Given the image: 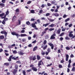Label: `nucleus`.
I'll list each match as a JSON object with an SVG mask.
<instances>
[{"label":"nucleus","mask_w":75,"mask_h":75,"mask_svg":"<svg viewBox=\"0 0 75 75\" xmlns=\"http://www.w3.org/2000/svg\"><path fill=\"white\" fill-rule=\"evenodd\" d=\"M13 57V55H11L10 57L8 59V61H11V59H13L14 60H18V56L17 57H15V56L14 57Z\"/></svg>","instance_id":"f257e3e1"},{"label":"nucleus","mask_w":75,"mask_h":75,"mask_svg":"<svg viewBox=\"0 0 75 75\" xmlns=\"http://www.w3.org/2000/svg\"><path fill=\"white\" fill-rule=\"evenodd\" d=\"M11 34L12 35H16V36L17 38H18L19 37H20V35L18 34L17 33L14 31L12 32Z\"/></svg>","instance_id":"f03ea898"},{"label":"nucleus","mask_w":75,"mask_h":75,"mask_svg":"<svg viewBox=\"0 0 75 75\" xmlns=\"http://www.w3.org/2000/svg\"><path fill=\"white\" fill-rule=\"evenodd\" d=\"M29 59L31 60H33V61H35L36 59H37V58H36V56L35 55H34L33 57V56H31L29 58Z\"/></svg>","instance_id":"7ed1b4c3"},{"label":"nucleus","mask_w":75,"mask_h":75,"mask_svg":"<svg viewBox=\"0 0 75 75\" xmlns=\"http://www.w3.org/2000/svg\"><path fill=\"white\" fill-rule=\"evenodd\" d=\"M1 34H4L5 36V37H7V32L4 31H2L1 32Z\"/></svg>","instance_id":"20e7f679"},{"label":"nucleus","mask_w":75,"mask_h":75,"mask_svg":"<svg viewBox=\"0 0 75 75\" xmlns=\"http://www.w3.org/2000/svg\"><path fill=\"white\" fill-rule=\"evenodd\" d=\"M48 44L51 47V48L52 50H53V49H54V46L53 44H52V43L50 42L48 43Z\"/></svg>","instance_id":"39448f33"},{"label":"nucleus","mask_w":75,"mask_h":75,"mask_svg":"<svg viewBox=\"0 0 75 75\" xmlns=\"http://www.w3.org/2000/svg\"><path fill=\"white\" fill-rule=\"evenodd\" d=\"M42 62V60H40V61L38 62V67H39L40 68H41V67L40 66V65H42V64H41Z\"/></svg>","instance_id":"423d86ee"},{"label":"nucleus","mask_w":75,"mask_h":75,"mask_svg":"<svg viewBox=\"0 0 75 75\" xmlns=\"http://www.w3.org/2000/svg\"><path fill=\"white\" fill-rule=\"evenodd\" d=\"M55 36H56V34H55L54 33L51 36L50 39H55V37H54Z\"/></svg>","instance_id":"0eeeda50"},{"label":"nucleus","mask_w":75,"mask_h":75,"mask_svg":"<svg viewBox=\"0 0 75 75\" xmlns=\"http://www.w3.org/2000/svg\"><path fill=\"white\" fill-rule=\"evenodd\" d=\"M45 71H43L42 73L39 72L38 73L39 75H42L43 74H44V75H48V74H47L46 73H45Z\"/></svg>","instance_id":"6e6552de"},{"label":"nucleus","mask_w":75,"mask_h":75,"mask_svg":"<svg viewBox=\"0 0 75 75\" xmlns=\"http://www.w3.org/2000/svg\"><path fill=\"white\" fill-rule=\"evenodd\" d=\"M9 11H7L6 13V14L4 15V17L3 18L6 17V16H8V14H9Z\"/></svg>","instance_id":"1a4fd4ad"},{"label":"nucleus","mask_w":75,"mask_h":75,"mask_svg":"<svg viewBox=\"0 0 75 75\" xmlns=\"http://www.w3.org/2000/svg\"><path fill=\"white\" fill-rule=\"evenodd\" d=\"M32 70H33V71H35V72L37 71V70H38L37 69V67H33L32 68Z\"/></svg>","instance_id":"9d476101"},{"label":"nucleus","mask_w":75,"mask_h":75,"mask_svg":"<svg viewBox=\"0 0 75 75\" xmlns=\"http://www.w3.org/2000/svg\"><path fill=\"white\" fill-rule=\"evenodd\" d=\"M56 3V1H52L51 2V3L52 4H54V6H57V4Z\"/></svg>","instance_id":"9b49d317"},{"label":"nucleus","mask_w":75,"mask_h":75,"mask_svg":"<svg viewBox=\"0 0 75 75\" xmlns=\"http://www.w3.org/2000/svg\"><path fill=\"white\" fill-rule=\"evenodd\" d=\"M4 17H4H1V18H2V19H3V18H4V21H6L8 20V18H6V17H5V18Z\"/></svg>","instance_id":"f8f14e48"},{"label":"nucleus","mask_w":75,"mask_h":75,"mask_svg":"<svg viewBox=\"0 0 75 75\" xmlns=\"http://www.w3.org/2000/svg\"><path fill=\"white\" fill-rule=\"evenodd\" d=\"M66 61H68V59L69 58V55H68V54H66Z\"/></svg>","instance_id":"ddd939ff"},{"label":"nucleus","mask_w":75,"mask_h":75,"mask_svg":"<svg viewBox=\"0 0 75 75\" xmlns=\"http://www.w3.org/2000/svg\"><path fill=\"white\" fill-rule=\"evenodd\" d=\"M12 72L13 74H16L17 72V69H15Z\"/></svg>","instance_id":"4468645a"},{"label":"nucleus","mask_w":75,"mask_h":75,"mask_svg":"<svg viewBox=\"0 0 75 75\" xmlns=\"http://www.w3.org/2000/svg\"><path fill=\"white\" fill-rule=\"evenodd\" d=\"M50 24V23H46V24H43V27H46L48 25Z\"/></svg>","instance_id":"2eb2a0df"},{"label":"nucleus","mask_w":75,"mask_h":75,"mask_svg":"<svg viewBox=\"0 0 75 75\" xmlns=\"http://www.w3.org/2000/svg\"><path fill=\"white\" fill-rule=\"evenodd\" d=\"M32 27H33V28H36V27H37V26H36V25H35V23H33L32 24Z\"/></svg>","instance_id":"dca6fc26"},{"label":"nucleus","mask_w":75,"mask_h":75,"mask_svg":"<svg viewBox=\"0 0 75 75\" xmlns=\"http://www.w3.org/2000/svg\"><path fill=\"white\" fill-rule=\"evenodd\" d=\"M54 26H55V24H54L53 23L51 24L49 26V27H54Z\"/></svg>","instance_id":"f3484780"},{"label":"nucleus","mask_w":75,"mask_h":75,"mask_svg":"<svg viewBox=\"0 0 75 75\" xmlns=\"http://www.w3.org/2000/svg\"><path fill=\"white\" fill-rule=\"evenodd\" d=\"M38 47H37V46H36L35 47L33 50V51H36V50H37V48H38Z\"/></svg>","instance_id":"a211bd4d"},{"label":"nucleus","mask_w":75,"mask_h":75,"mask_svg":"<svg viewBox=\"0 0 75 75\" xmlns=\"http://www.w3.org/2000/svg\"><path fill=\"white\" fill-rule=\"evenodd\" d=\"M9 63L8 62L4 63V65H5V66H9Z\"/></svg>","instance_id":"6ab92c4d"},{"label":"nucleus","mask_w":75,"mask_h":75,"mask_svg":"<svg viewBox=\"0 0 75 75\" xmlns=\"http://www.w3.org/2000/svg\"><path fill=\"white\" fill-rule=\"evenodd\" d=\"M61 30L60 29H59L57 30V32L58 34H60V33H61Z\"/></svg>","instance_id":"aec40b11"},{"label":"nucleus","mask_w":75,"mask_h":75,"mask_svg":"<svg viewBox=\"0 0 75 75\" xmlns=\"http://www.w3.org/2000/svg\"><path fill=\"white\" fill-rule=\"evenodd\" d=\"M21 37H26V36H27V35L26 34H21Z\"/></svg>","instance_id":"412c9836"},{"label":"nucleus","mask_w":75,"mask_h":75,"mask_svg":"<svg viewBox=\"0 0 75 75\" xmlns=\"http://www.w3.org/2000/svg\"><path fill=\"white\" fill-rule=\"evenodd\" d=\"M5 13H2L1 14H0V17H3V16H4Z\"/></svg>","instance_id":"4be33fe9"},{"label":"nucleus","mask_w":75,"mask_h":75,"mask_svg":"<svg viewBox=\"0 0 75 75\" xmlns=\"http://www.w3.org/2000/svg\"><path fill=\"white\" fill-rule=\"evenodd\" d=\"M22 72L23 75H27V74H26V72H25V70H23Z\"/></svg>","instance_id":"5701e85b"},{"label":"nucleus","mask_w":75,"mask_h":75,"mask_svg":"<svg viewBox=\"0 0 75 75\" xmlns=\"http://www.w3.org/2000/svg\"><path fill=\"white\" fill-rule=\"evenodd\" d=\"M4 36H0V40H1V39H4Z\"/></svg>","instance_id":"b1692460"},{"label":"nucleus","mask_w":75,"mask_h":75,"mask_svg":"<svg viewBox=\"0 0 75 75\" xmlns=\"http://www.w3.org/2000/svg\"><path fill=\"white\" fill-rule=\"evenodd\" d=\"M75 67H73L71 69V71H73V72H75Z\"/></svg>","instance_id":"393cba45"},{"label":"nucleus","mask_w":75,"mask_h":75,"mask_svg":"<svg viewBox=\"0 0 75 75\" xmlns=\"http://www.w3.org/2000/svg\"><path fill=\"white\" fill-rule=\"evenodd\" d=\"M0 6H2V7H4L5 6V5L3 3L0 4Z\"/></svg>","instance_id":"a878e982"},{"label":"nucleus","mask_w":75,"mask_h":75,"mask_svg":"<svg viewBox=\"0 0 75 75\" xmlns=\"http://www.w3.org/2000/svg\"><path fill=\"white\" fill-rule=\"evenodd\" d=\"M30 12L31 13H32L33 14H34V13H35V11L33 10H31Z\"/></svg>","instance_id":"bb28decb"},{"label":"nucleus","mask_w":75,"mask_h":75,"mask_svg":"<svg viewBox=\"0 0 75 75\" xmlns=\"http://www.w3.org/2000/svg\"><path fill=\"white\" fill-rule=\"evenodd\" d=\"M40 56H39V55H37V59H38V60H40Z\"/></svg>","instance_id":"cd10ccee"},{"label":"nucleus","mask_w":75,"mask_h":75,"mask_svg":"<svg viewBox=\"0 0 75 75\" xmlns=\"http://www.w3.org/2000/svg\"><path fill=\"white\" fill-rule=\"evenodd\" d=\"M54 15L56 17L59 16V14H58L57 13H55L54 14Z\"/></svg>","instance_id":"c85d7f7f"},{"label":"nucleus","mask_w":75,"mask_h":75,"mask_svg":"<svg viewBox=\"0 0 75 75\" xmlns=\"http://www.w3.org/2000/svg\"><path fill=\"white\" fill-rule=\"evenodd\" d=\"M69 20H70V18H67V19H66L65 20V22H67V21H69Z\"/></svg>","instance_id":"c756f323"},{"label":"nucleus","mask_w":75,"mask_h":75,"mask_svg":"<svg viewBox=\"0 0 75 75\" xmlns=\"http://www.w3.org/2000/svg\"><path fill=\"white\" fill-rule=\"evenodd\" d=\"M19 54L20 55H23V54H24V53H23V52H19Z\"/></svg>","instance_id":"7c9ffc66"},{"label":"nucleus","mask_w":75,"mask_h":75,"mask_svg":"<svg viewBox=\"0 0 75 75\" xmlns=\"http://www.w3.org/2000/svg\"><path fill=\"white\" fill-rule=\"evenodd\" d=\"M47 51L48 52H51V49L50 48H48L47 49Z\"/></svg>","instance_id":"2f4dec72"},{"label":"nucleus","mask_w":75,"mask_h":75,"mask_svg":"<svg viewBox=\"0 0 75 75\" xmlns=\"http://www.w3.org/2000/svg\"><path fill=\"white\" fill-rule=\"evenodd\" d=\"M50 13H47L46 14L45 16L46 17H48V16H50Z\"/></svg>","instance_id":"473e14b6"},{"label":"nucleus","mask_w":75,"mask_h":75,"mask_svg":"<svg viewBox=\"0 0 75 75\" xmlns=\"http://www.w3.org/2000/svg\"><path fill=\"white\" fill-rule=\"evenodd\" d=\"M13 54H17V51L16 50H14L13 51Z\"/></svg>","instance_id":"72a5a7b5"},{"label":"nucleus","mask_w":75,"mask_h":75,"mask_svg":"<svg viewBox=\"0 0 75 75\" xmlns=\"http://www.w3.org/2000/svg\"><path fill=\"white\" fill-rule=\"evenodd\" d=\"M65 39L66 40H70V39L68 37V36H67L66 37H65Z\"/></svg>","instance_id":"f704fd0d"},{"label":"nucleus","mask_w":75,"mask_h":75,"mask_svg":"<svg viewBox=\"0 0 75 75\" xmlns=\"http://www.w3.org/2000/svg\"><path fill=\"white\" fill-rule=\"evenodd\" d=\"M64 35V33H61L60 35V37H62V36H63V35Z\"/></svg>","instance_id":"c9c22d12"},{"label":"nucleus","mask_w":75,"mask_h":75,"mask_svg":"<svg viewBox=\"0 0 75 75\" xmlns=\"http://www.w3.org/2000/svg\"><path fill=\"white\" fill-rule=\"evenodd\" d=\"M47 45H46L45 46V47H44L43 49L44 50H45L46 49V48H47Z\"/></svg>","instance_id":"e433bc0d"},{"label":"nucleus","mask_w":75,"mask_h":75,"mask_svg":"<svg viewBox=\"0 0 75 75\" xmlns=\"http://www.w3.org/2000/svg\"><path fill=\"white\" fill-rule=\"evenodd\" d=\"M19 10L18 8H17L16 10V13H18L19 12Z\"/></svg>","instance_id":"4c0bfd02"},{"label":"nucleus","mask_w":75,"mask_h":75,"mask_svg":"<svg viewBox=\"0 0 75 75\" xmlns=\"http://www.w3.org/2000/svg\"><path fill=\"white\" fill-rule=\"evenodd\" d=\"M58 67L59 68H62V65H61V64H59Z\"/></svg>","instance_id":"58836bf2"},{"label":"nucleus","mask_w":75,"mask_h":75,"mask_svg":"<svg viewBox=\"0 0 75 75\" xmlns=\"http://www.w3.org/2000/svg\"><path fill=\"white\" fill-rule=\"evenodd\" d=\"M2 23L3 24H6V21H4V20H3L2 22Z\"/></svg>","instance_id":"ea45409f"},{"label":"nucleus","mask_w":75,"mask_h":75,"mask_svg":"<svg viewBox=\"0 0 75 75\" xmlns=\"http://www.w3.org/2000/svg\"><path fill=\"white\" fill-rule=\"evenodd\" d=\"M45 58L47 59H51V57H45Z\"/></svg>","instance_id":"a19ab883"},{"label":"nucleus","mask_w":75,"mask_h":75,"mask_svg":"<svg viewBox=\"0 0 75 75\" xmlns=\"http://www.w3.org/2000/svg\"><path fill=\"white\" fill-rule=\"evenodd\" d=\"M54 28H51L49 29V31H52L53 30H54Z\"/></svg>","instance_id":"79ce46f5"},{"label":"nucleus","mask_w":75,"mask_h":75,"mask_svg":"<svg viewBox=\"0 0 75 75\" xmlns=\"http://www.w3.org/2000/svg\"><path fill=\"white\" fill-rule=\"evenodd\" d=\"M16 18V16H14L12 20H15Z\"/></svg>","instance_id":"37998d69"},{"label":"nucleus","mask_w":75,"mask_h":75,"mask_svg":"<svg viewBox=\"0 0 75 75\" xmlns=\"http://www.w3.org/2000/svg\"><path fill=\"white\" fill-rule=\"evenodd\" d=\"M69 37L71 38L72 36H73V34H69Z\"/></svg>","instance_id":"c03bdc74"},{"label":"nucleus","mask_w":75,"mask_h":75,"mask_svg":"<svg viewBox=\"0 0 75 75\" xmlns=\"http://www.w3.org/2000/svg\"><path fill=\"white\" fill-rule=\"evenodd\" d=\"M43 44L45 45V44H47V40H45L43 42Z\"/></svg>","instance_id":"a18cd8bd"},{"label":"nucleus","mask_w":75,"mask_h":75,"mask_svg":"<svg viewBox=\"0 0 75 75\" xmlns=\"http://www.w3.org/2000/svg\"><path fill=\"white\" fill-rule=\"evenodd\" d=\"M15 68L16 69H18V65L16 64L15 66Z\"/></svg>","instance_id":"49530a36"},{"label":"nucleus","mask_w":75,"mask_h":75,"mask_svg":"<svg viewBox=\"0 0 75 75\" xmlns=\"http://www.w3.org/2000/svg\"><path fill=\"white\" fill-rule=\"evenodd\" d=\"M54 20H55L54 19H50L49 20L50 22H53V21H54Z\"/></svg>","instance_id":"de8ad7c7"},{"label":"nucleus","mask_w":75,"mask_h":75,"mask_svg":"<svg viewBox=\"0 0 75 75\" xmlns=\"http://www.w3.org/2000/svg\"><path fill=\"white\" fill-rule=\"evenodd\" d=\"M42 11H43L42 10V9L40 10V11L39 12L40 14H42Z\"/></svg>","instance_id":"09e8293b"},{"label":"nucleus","mask_w":75,"mask_h":75,"mask_svg":"<svg viewBox=\"0 0 75 75\" xmlns=\"http://www.w3.org/2000/svg\"><path fill=\"white\" fill-rule=\"evenodd\" d=\"M67 17V15H66V14H65L63 16V17L64 18H66V17Z\"/></svg>","instance_id":"8fccbe9b"},{"label":"nucleus","mask_w":75,"mask_h":75,"mask_svg":"<svg viewBox=\"0 0 75 75\" xmlns=\"http://www.w3.org/2000/svg\"><path fill=\"white\" fill-rule=\"evenodd\" d=\"M66 49L67 50H70L69 47H66Z\"/></svg>","instance_id":"3c124183"},{"label":"nucleus","mask_w":75,"mask_h":75,"mask_svg":"<svg viewBox=\"0 0 75 75\" xmlns=\"http://www.w3.org/2000/svg\"><path fill=\"white\" fill-rule=\"evenodd\" d=\"M16 63H18V64H21V62L20 61H18L16 62Z\"/></svg>","instance_id":"603ef678"},{"label":"nucleus","mask_w":75,"mask_h":75,"mask_svg":"<svg viewBox=\"0 0 75 75\" xmlns=\"http://www.w3.org/2000/svg\"><path fill=\"white\" fill-rule=\"evenodd\" d=\"M26 24H27L28 25H30V23L29 21H28L26 22Z\"/></svg>","instance_id":"864d4df0"},{"label":"nucleus","mask_w":75,"mask_h":75,"mask_svg":"<svg viewBox=\"0 0 75 75\" xmlns=\"http://www.w3.org/2000/svg\"><path fill=\"white\" fill-rule=\"evenodd\" d=\"M52 63H51V64H48L47 65V67H50V66H51V65H52Z\"/></svg>","instance_id":"5fc2aeb1"},{"label":"nucleus","mask_w":75,"mask_h":75,"mask_svg":"<svg viewBox=\"0 0 75 75\" xmlns=\"http://www.w3.org/2000/svg\"><path fill=\"white\" fill-rule=\"evenodd\" d=\"M51 4L50 3H47V6H49V7H50V6H51Z\"/></svg>","instance_id":"6e6d98bb"},{"label":"nucleus","mask_w":75,"mask_h":75,"mask_svg":"<svg viewBox=\"0 0 75 75\" xmlns=\"http://www.w3.org/2000/svg\"><path fill=\"white\" fill-rule=\"evenodd\" d=\"M70 57L71 58H73V57H74V55H73V54H71L70 55Z\"/></svg>","instance_id":"4d7b16f0"},{"label":"nucleus","mask_w":75,"mask_h":75,"mask_svg":"<svg viewBox=\"0 0 75 75\" xmlns=\"http://www.w3.org/2000/svg\"><path fill=\"white\" fill-rule=\"evenodd\" d=\"M63 39L64 38H63L61 37L60 38V41H62Z\"/></svg>","instance_id":"13d9d810"},{"label":"nucleus","mask_w":75,"mask_h":75,"mask_svg":"<svg viewBox=\"0 0 75 75\" xmlns=\"http://www.w3.org/2000/svg\"><path fill=\"white\" fill-rule=\"evenodd\" d=\"M6 2V0H2V3H4Z\"/></svg>","instance_id":"bf43d9fd"},{"label":"nucleus","mask_w":75,"mask_h":75,"mask_svg":"<svg viewBox=\"0 0 75 75\" xmlns=\"http://www.w3.org/2000/svg\"><path fill=\"white\" fill-rule=\"evenodd\" d=\"M31 3V1H29L27 2V4H30V3Z\"/></svg>","instance_id":"052dcab7"},{"label":"nucleus","mask_w":75,"mask_h":75,"mask_svg":"<svg viewBox=\"0 0 75 75\" xmlns=\"http://www.w3.org/2000/svg\"><path fill=\"white\" fill-rule=\"evenodd\" d=\"M37 22L38 23H40V19H38L37 20Z\"/></svg>","instance_id":"680f3d73"},{"label":"nucleus","mask_w":75,"mask_h":75,"mask_svg":"<svg viewBox=\"0 0 75 75\" xmlns=\"http://www.w3.org/2000/svg\"><path fill=\"white\" fill-rule=\"evenodd\" d=\"M46 31H44L42 32V34H45L46 33Z\"/></svg>","instance_id":"e2e57ef3"},{"label":"nucleus","mask_w":75,"mask_h":75,"mask_svg":"<svg viewBox=\"0 0 75 75\" xmlns=\"http://www.w3.org/2000/svg\"><path fill=\"white\" fill-rule=\"evenodd\" d=\"M68 68H70V67H71V64L69 63L68 65Z\"/></svg>","instance_id":"0e129e2a"},{"label":"nucleus","mask_w":75,"mask_h":75,"mask_svg":"<svg viewBox=\"0 0 75 75\" xmlns=\"http://www.w3.org/2000/svg\"><path fill=\"white\" fill-rule=\"evenodd\" d=\"M28 47H32V45L30 44L28 45Z\"/></svg>","instance_id":"69168bd1"},{"label":"nucleus","mask_w":75,"mask_h":75,"mask_svg":"<svg viewBox=\"0 0 75 75\" xmlns=\"http://www.w3.org/2000/svg\"><path fill=\"white\" fill-rule=\"evenodd\" d=\"M31 69H29V70H27V72H31Z\"/></svg>","instance_id":"338daca9"},{"label":"nucleus","mask_w":75,"mask_h":75,"mask_svg":"<svg viewBox=\"0 0 75 75\" xmlns=\"http://www.w3.org/2000/svg\"><path fill=\"white\" fill-rule=\"evenodd\" d=\"M75 37V35H73L71 37V40H72V39H73V38H74Z\"/></svg>","instance_id":"774afa93"}]
</instances>
